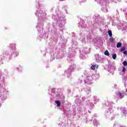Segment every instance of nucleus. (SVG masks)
<instances>
[{
	"instance_id": "5",
	"label": "nucleus",
	"mask_w": 127,
	"mask_h": 127,
	"mask_svg": "<svg viewBox=\"0 0 127 127\" xmlns=\"http://www.w3.org/2000/svg\"><path fill=\"white\" fill-rule=\"evenodd\" d=\"M108 34H109L110 37H112V36H113V34L112 33V31H111V30L108 31Z\"/></svg>"
},
{
	"instance_id": "12",
	"label": "nucleus",
	"mask_w": 127,
	"mask_h": 127,
	"mask_svg": "<svg viewBox=\"0 0 127 127\" xmlns=\"http://www.w3.org/2000/svg\"><path fill=\"white\" fill-rule=\"evenodd\" d=\"M125 71H126V68L125 67V66H123L122 72H125Z\"/></svg>"
},
{
	"instance_id": "9",
	"label": "nucleus",
	"mask_w": 127,
	"mask_h": 127,
	"mask_svg": "<svg viewBox=\"0 0 127 127\" xmlns=\"http://www.w3.org/2000/svg\"><path fill=\"white\" fill-rule=\"evenodd\" d=\"M118 96L119 97H120V98H123V97H122V93H121L120 92H118Z\"/></svg>"
},
{
	"instance_id": "3",
	"label": "nucleus",
	"mask_w": 127,
	"mask_h": 127,
	"mask_svg": "<svg viewBox=\"0 0 127 127\" xmlns=\"http://www.w3.org/2000/svg\"><path fill=\"white\" fill-rule=\"evenodd\" d=\"M104 54L106 56H110V53H109V51H105L104 52Z\"/></svg>"
},
{
	"instance_id": "6",
	"label": "nucleus",
	"mask_w": 127,
	"mask_h": 127,
	"mask_svg": "<svg viewBox=\"0 0 127 127\" xmlns=\"http://www.w3.org/2000/svg\"><path fill=\"white\" fill-rule=\"evenodd\" d=\"M91 70H95L96 69V65L95 64H93L91 66Z\"/></svg>"
},
{
	"instance_id": "11",
	"label": "nucleus",
	"mask_w": 127,
	"mask_h": 127,
	"mask_svg": "<svg viewBox=\"0 0 127 127\" xmlns=\"http://www.w3.org/2000/svg\"><path fill=\"white\" fill-rule=\"evenodd\" d=\"M123 64L124 65V66H127V62L126 61H124Z\"/></svg>"
},
{
	"instance_id": "2",
	"label": "nucleus",
	"mask_w": 127,
	"mask_h": 127,
	"mask_svg": "<svg viewBox=\"0 0 127 127\" xmlns=\"http://www.w3.org/2000/svg\"><path fill=\"white\" fill-rule=\"evenodd\" d=\"M10 46L12 49H14L15 48V45H14V44H11Z\"/></svg>"
},
{
	"instance_id": "4",
	"label": "nucleus",
	"mask_w": 127,
	"mask_h": 127,
	"mask_svg": "<svg viewBox=\"0 0 127 127\" xmlns=\"http://www.w3.org/2000/svg\"><path fill=\"white\" fill-rule=\"evenodd\" d=\"M112 58L113 59H114V60H116V59H117V54H114L112 55Z\"/></svg>"
},
{
	"instance_id": "8",
	"label": "nucleus",
	"mask_w": 127,
	"mask_h": 127,
	"mask_svg": "<svg viewBox=\"0 0 127 127\" xmlns=\"http://www.w3.org/2000/svg\"><path fill=\"white\" fill-rule=\"evenodd\" d=\"M125 50H126V47H123L121 48V51L123 52V51H125Z\"/></svg>"
},
{
	"instance_id": "14",
	"label": "nucleus",
	"mask_w": 127,
	"mask_h": 127,
	"mask_svg": "<svg viewBox=\"0 0 127 127\" xmlns=\"http://www.w3.org/2000/svg\"><path fill=\"white\" fill-rule=\"evenodd\" d=\"M126 91H127V90H126Z\"/></svg>"
},
{
	"instance_id": "7",
	"label": "nucleus",
	"mask_w": 127,
	"mask_h": 127,
	"mask_svg": "<svg viewBox=\"0 0 127 127\" xmlns=\"http://www.w3.org/2000/svg\"><path fill=\"white\" fill-rule=\"evenodd\" d=\"M117 48H120V47H122V43H118L117 45Z\"/></svg>"
},
{
	"instance_id": "13",
	"label": "nucleus",
	"mask_w": 127,
	"mask_h": 127,
	"mask_svg": "<svg viewBox=\"0 0 127 127\" xmlns=\"http://www.w3.org/2000/svg\"><path fill=\"white\" fill-rule=\"evenodd\" d=\"M127 51H125L124 52V55H127Z\"/></svg>"
},
{
	"instance_id": "10",
	"label": "nucleus",
	"mask_w": 127,
	"mask_h": 127,
	"mask_svg": "<svg viewBox=\"0 0 127 127\" xmlns=\"http://www.w3.org/2000/svg\"><path fill=\"white\" fill-rule=\"evenodd\" d=\"M109 40H110V42H114V38H113V37H111L109 39Z\"/></svg>"
},
{
	"instance_id": "1",
	"label": "nucleus",
	"mask_w": 127,
	"mask_h": 127,
	"mask_svg": "<svg viewBox=\"0 0 127 127\" xmlns=\"http://www.w3.org/2000/svg\"><path fill=\"white\" fill-rule=\"evenodd\" d=\"M56 104H57L58 107H60L61 106V102H60V101L57 100L55 101Z\"/></svg>"
}]
</instances>
